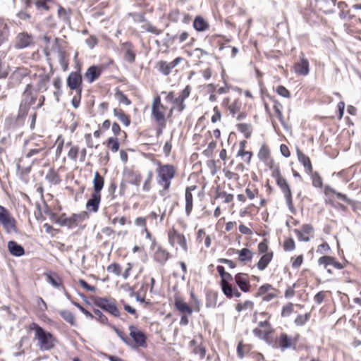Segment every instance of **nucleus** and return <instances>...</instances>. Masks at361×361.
<instances>
[{
    "label": "nucleus",
    "instance_id": "13d9d810",
    "mask_svg": "<svg viewBox=\"0 0 361 361\" xmlns=\"http://www.w3.org/2000/svg\"><path fill=\"white\" fill-rule=\"evenodd\" d=\"M114 330L115 331V332L116 333V334L118 335V336L127 345H130V339L126 336V335L124 334L123 332H122L121 331H120L118 329H117L116 326H111Z\"/></svg>",
    "mask_w": 361,
    "mask_h": 361
},
{
    "label": "nucleus",
    "instance_id": "7ed1b4c3",
    "mask_svg": "<svg viewBox=\"0 0 361 361\" xmlns=\"http://www.w3.org/2000/svg\"><path fill=\"white\" fill-rule=\"evenodd\" d=\"M37 97L34 93V90L31 84H27L22 94V99L20 103L18 117L24 118L29 111L30 107L33 105Z\"/></svg>",
    "mask_w": 361,
    "mask_h": 361
},
{
    "label": "nucleus",
    "instance_id": "6ab92c4d",
    "mask_svg": "<svg viewBox=\"0 0 361 361\" xmlns=\"http://www.w3.org/2000/svg\"><path fill=\"white\" fill-rule=\"evenodd\" d=\"M235 281L240 289L244 292L250 291V284L247 279V275L244 273H238L235 276Z\"/></svg>",
    "mask_w": 361,
    "mask_h": 361
},
{
    "label": "nucleus",
    "instance_id": "09e8293b",
    "mask_svg": "<svg viewBox=\"0 0 361 361\" xmlns=\"http://www.w3.org/2000/svg\"><path fill=\"white\" fill-rule=\"evenodd\" d=\"M334 257L331 256H322L318 259V264L319 265H323L325 269H326L327 266L331 265L333 264V260Z\"/></svg>",
    "mask_w": 361,
    "mask_h": 361
},
{
    "label": "nucleus",
    "instance_id": "0e129e2a",
    "mask_svg": "<svg viewBox=\"0 0 361 361\" xmlns=\"http://www.w3.org/2000/svg\"><path fill=\"white\" fill-rule=\"evenodd\" d=\"M116 95L118 97V101H119L120 103L124 104H126L127 106L130 105L131 104L130 100L122 92L118 91L116 93Z\"/></svg>",
    "mask_w": 361,
    "mask_h": 361
},
{
    "label": "nucleus",
    "instance_id": "473e14b6",
    "mask_svg": "<svg viewBox=\"0 0 361 361\" xmlns=\"http://www.w3.org/2000/svg\"><path fill=\"white\" fill-rule=\"evenodd\" d=\"M235 252L239 255L238 259L243 262L251 261L253 257V253L248 248H243L240 250H236Z\"/></svg>",
    "mask_w": 361,
    "mask_h": 361
},
{
    "label": "nucleus",
    "instance_id": "680f3d73",
    "mask_svg": "<svg viewBox=\"0 0 361 361\" xmlns=\"http://www.w3.org/2000/svg\"><path fill=\"white\" fill-rule=\"evenodd\" d=\"M280 104L278 102H275L274 105V109L277 115V117L282 125H284L283 116L282 114V111L279 108Z\"/></svg>",
    "mask_w": 361,
    "mask_h": 361
},
{
    "label": "nucleus",
    "instance_id": "37998d69",
    "mask_svg": "<svg viewBox=\"0 0 361 361\" xmlns=\"http://www.w3.org/2000/svg\"><path fill=\"white\" fill-rule=\"evenodd\" d=\"M310 175H311L312 177L313 186L319 188H322L323 182L319 173L312 171Z\"/></svg>",
    "mask_w": 361,
    "mask_h": 361
},
{
    "label": "nucleus",
    "instance_id": "393cba45",
    "mask_svg": "<svg viewBox=\"0 0 361 361\" xmlns=\"http://www.w3.org/2000/svg\"><path fill=\"white\" fill-rule=\"evenodd\" d=\"M174 306L176 310L181 314H186L187 315H191L192 314V309L186 302L183 300L176 298L174 301Z\"/></svg>",
    "mask_w": 361,
    "mask_h": 361
},
{
    "label": "nucleus",
    "instance_id": "864d4df0",
    "mask_svg": "<svg viewBox=\"0 0 361 361\" xmlns=\"http://www.w3.org/2000/svg\"><path fill=\"white\" fill-rule=\"evenodd\" d=\"M240 103L238 101L235 100L234 102H233L228 106V109L229 110L230 113L233 115V116H234L235 114L240 111Z\"/></svg>",
    "mask_w": 361,
    "mask_h": 361
},
{
    "label": "nucleus",
    "instance_id": "f257e3e1",
    "mask_svg": "<svg viewBox=\"0 0 361 361\" xmlns=\"http://www.w3.org/2000/svg\"><path fill=\"white\" fill-rule=\"evenodd\" d=\"M30 330H35V338L37 340L38 347L42 351H47L55 346L56 338L52 334L45 331L37 323H32L30 326Z\"/></svg>",
    "mask_w": 361,
    "mask_h": 361
},
{
    "label": "nucleus",
    "instance_id": "ddd939ff",
    "mask_svg": "<svg viewBox=\"0 0 361 361\" xmlns=\"http://www.w3.org/2000/svg\"><path fill=\"white\" fill-rule=\"evenodd\" d=\"M79 219V214H73L71 216L66 217V214H63L57 219L56 224L61 226H66L68 228L71 229L78 226Z\"/></svg>",
    "mask_w": 361,
    "mask_h": 361
},
{
    "label": "nucleus",
    "instance_id": "bb28decb",
    "mask_svg": "<svg viewBox=\"0 0 361 361\" xmlns=\"http://www.w3.org/2000/svg\"><path fill=\"white\" fill-rule=\"evenodd\" d=\"M104 185V178L99 173L98 171L94 172L93 179V189L94 193L101 194Z\"/></svg>",
    "mask_w": 361,
    "mask_h": 361
},
{
    "label": "nucleus",
    "instance_id": "e433bc0d",
    "mask_svg": "<svg viewBox=\"0 0 361 361\" xmlns=\"http://www.w3.org/2000/svg\"><path fill=\"white\" fill-rule=\"evenodd\" d=\"M236 127L238 130L243 133L245 138L248 139L250 137L252 134V127L250 124L238 123Z\"/></svg>",
    "mask_w": 361,
    "mask_h": 361
},
{
    "label": "nucleus",
    "instance_id": "4468645a",
    "mask_svg": "<svg viewBox=\"0 0 361 361\" xmlns=\"http://www.w3.org/2000/svg\"><path fill=\"white\" fill-rule=\"evenodd\" d=\"M294 71L296 74L305 76L310 72V63L307 59L304 57L303 54L300 56V61L294 64Z\"/></svg>",
    "mask_w": 361,
    "mask_h": 361
},
{
    "label": "nucleus",
    "instance_id": "79ce46f5",
    "mask_svg": "<svg viewBox=\"0 0 361 361\" xmlns=\"http://www.w3.org/2000/svg\"><path fill=\"white\" fill-rule=\"evenodd\" d=\"M93 312L95 315L94 317L98 322H99L101 324H106L109 326H111L109 323L108 318L99 310L94 309Z\"/></svg>",
    "mask_w": 361,
    "mask_h": 361
},
{
    "label": "nucleus",
    "instance_id": "6e6d98bb",
    "mask_svg": "<svg viewBox=\"0 0 361 361\" xmlns=\"http://www.w3.org/2000/svg\"><path fill=\"white\" fill-rule=\"evenodd\" d=\"M107 271L119 276L121 273V267L118 264L114 263L108 266Z\"/></svg>",
    "mask_w": 361,
    "mask_h": 361
},
{
    "label": "nucleus",
    "instance_id": "ea45409f",
    "mask_svg": "<svg viewBox=\"0 0 361 361\" xmlns=\"http://www.w3.org/2000/svg\"><path fill=\"white\" fill-rule=\"evenodd\" d=\"M173 68V67L171 66V62L168 63V62L164 61H161L159 62V70L164 75H169Z\"/></svg>",
    "mask_w": 361,
    "mask_h": 361
},
{
    "label": "nucleus",
    "instance_id": "cd10ccee",
    "mask_svg": "<svg viewBox=\"0 0 361 361\" xmlns=\"http://www.w3.org/2000/svg\"><path fill=\"white\" fill-rule=\"evenodd\" d=\"M192 26L197 32H203L209 28L208 23L200 16H197L193 20Z\"/></svg>",
    "mask_w": 361,
    "mask_h": 361
},
{
    "label": "nucleus",
    "instance_id": "8fccbe9b",
    "mask_svg": "<svg viewBox=\"0 0 361 361\" xmlns=\"http://www.w3.org/2000/svg\"><path fill=\"white\" fill-rule=\"evenodd\" d=\"M152 177H153V172H152V171L149 170L147 172V177L143 183L142 189L144 191L148 192L150 190V188H151L150 185H151V181L152 180Z\"/></svg>",
    "mask_w": 361,
    "mask_h": 361
},
{
    "label": "nucleus",
    "instance_id": "c9c22d12",
    "mask_svg": "<svg viewBox=\"0 0 361 361\" xmlns=\"http://www.w3.org/2000/svg\"><path fill=\"white\" fill-rule=\"evenodd\" d=\"M59 314L66 322H68L71 325H76L75 318L72 312L66 310H63L59 312Z\"/></svg>",
    "mask_w": 361,
    "mask_h": 361
},
{
    "label": "nucleus",
    "instance_id": "58836bf2",
    "mask_svg": "<svg viewBox=\"0 0 361 361\" xmlns=\"http://www.w3.org/2000/svg\"><path fill=\"white\" fill-rule=\"evenodd\" d=\"M45 178L49 183L57 185L60 183V178L58 173L53 169H50L48 173L46 174Z\"/></svg>",
    "mask_w": 361,
    "mask_h": 361
},
{
    "label": "nucleus",
    "instance_id": "774afa93",
    "mask_svg": "<svg viewBox=\"0 0 361 361\" xmlns=\"http://www.w3.org/2000/svg\"><path fill=\"white\" fill-rule=\"evenodd\" d=\"M130 15L136 23H144L146 21L145 14L143 13H130Z\"/></svg>",
    "mask_w": 361,
    "mask_h": 361
},
{
    "label": "nucleus",
    "instance_id": "9b49d317",
    "mask_svg": "<svg viewBox=\"0 0 361 361\" xmlns=\"http://www.w3.org/2000/svg\"><path fill=\"white\" fill-rule=\"evenodd\" d=\"M130 336L133 338V341L137 346L146 347L147 346V337L144 332L138 329L135 326L130 325L129 326Z\"/></svg>",
    "mask_w": 361,
    "mask_h": 361
},
{
    "label": "nucleus",
    "instance_id": "6e6552de",
    "mask_svg": "<svg viewBox=\"0 0 361 361\" xmlns=\"http://www.w3.org/2000/svg\"><path fill=\"white\" fill-rule=\"evenodd\" d=\"M30 71L24 67L16 68L11 74L8 79V85L11 87L18 86L23 80L29 75Z\"/></svg>",
    "mask_w": 361,
    "mask_h": 361
},
{
    "label": "nucleus",
    "instance_id": "603ef678",
    "mask_svg": "<svg viewBox=\"0 0 361 361\" xmlns=\"http://www.w3.org/2000/svg\"><path fill=\"white\" fill-rule=\"evenodd\" d=\"M293 311V305L291 302H288L286 305H284L282 308L281 311V317H286L290 315V314Z\"/></svg>",
    "mask_w": 361,
    "mask_h": 361
},
{
    "label": "nucleus",
    "instance_id": "1a4fd4ad",
    "mask_svg": "<svg viewBox=\"0 0 361 361\" xmlns=\"http://www.w3.org/2000/svg\"><path fill=\"white\" fill-rule=\"evenodd\" d=\"M276 184L284 195V197L290 212L294 214L295 208L293 204L292 192L286 179L284 178L279 179V180L276 181Z\"/></svg>",
    "mask_w": 361,
    "mask_h": 361
},
{
    "label": "nucleus",
    "instance_id": "39448f33",
    "mask_svg": "<svg viewBox=\"0 0 361 361\" xmlns=\"http://www.w3.org/2000/svg\"><path fill=\"white\" fill-rule=\"evenodd\" d=\"M0 224L8 233H16L18 231L16 219L8 210L1 205H0Z\"/></svg>",
    "mask_w": 361,
    "mask_h": 361
},
{
    "label": "nucleus",
    "instance_id": "f704fd0d",
    "mask_svg": "<svg viewBox=\"0 0 361 361\" xmlns=\"http://www.w3.org/2000/svg\"><path fill=\"white\" fill-rule=\"evenodd\" d=\"M279 346L282 350L292 347L291 338L285 333L281 334L279 338Z\"/></svg>",
    "mask_w": 361,
    "mask_h": 361
},
{
    "label": "nucleus",
    "instance_id": "dca6fc26",
    "mask_svg": "<svg viewBox=\"0 0 361 361\" xmlns=\"http://www.w3.org/2000/svg\"><path fill=\"white\" fill-rule=\"evenodd\" d=\"M293 231L296 234L298 240L309 242L310 240V238L308 236V235L314 231V228L311 224H306L302 226L300 230L294 229Z\"/></svg>",
    "mask_w": 361,
    "mask_h": 361
},
{
    "label": "nucleus",
    "instance_id": "4c0bfd02",
    "mask_svg": "<svg viewBox=\"0 0 361 361\" xmlns=\"http://www.w3.org/2000/svg\"><path fill=\"white\" fill-rule=\"evenodd\" d=\"M49 77L47 75H40L37 83L38 91H47L48 89V84L49 82Z\"/></svg>",
    "mask_w": 361,
    "mask_h": 361
},
{
    "label": "nucleus",
    "instance_id": "a18cd8bd",
    "mask_svg": "<svg viewBox=\"0 0 361 361\" xmlns=\"http://www.w3.org/2000/svg\"><path fill=\"white\" fill-rule=\"evenodd\" d=\"M34 5L35 6L37 10L39 11V12L48 11L50 9L48 3L43 1L35 0Z\"/></svg>",
    "mask_w": 361,
    "mask_h": 361
},
{
    "label": "nucleus",
    "instance_id": "4d7b16f0",
    "mask_svg": "<svg viewBox=\"0 0 361 361\" xmlns=\"http://www.w3.org/2000/svg\"><path fill=\"white\" fill-rule=\"evenodd\" d=\"M193 353L195 355H197L200 356V360H202L204 358L206 355V348L202 345H197L193 349Z\"/></svg>",
    "mask_w": 361,
    "mask_h": 361
},
{
    "label": "nucleus",
    "instance_id": "a878e982",
    "mask_svg": "<svg viewBox=\"0 0 361 361\" xmlns=\"http://www.w3.org/2000/svg\"><path fill=\"white\" fill-rule=\"evenodd\" d=\"M195 189V187H187L185 190V214L189 216L192 210V195L191 191Z\"/></svg>",
    "mask_w": 361,
    "mask_h": 361
},
{
    "label": "nucleus",
    "instance_id": "2eb2a0df",
    "mask_svg": "<svg viewBox=\"0 0 361 361\" xmlns=\"http://www.w3.org/2000/svg\"><path fill=\"white\" fill-rule=\"evenodd\" d=\"M190 86L187 85L180 92V95L173 99V104L176 106L177 110L179 113L183 112L185 109L184 102L190 96Z\"/></svg>",
    "mask_w": 361,
    "mask_h": 361
},
{
    "label": "nucleus",
    "instance_id": "c756f323",
    "mask_svg": "<svg viewBox=\"0 0 361 361\" xmlns=\"http://www.w3.org/2000/svg\"><path fill=\"white\" fill-rule=\"evenodd\" d=\"M169 257L170 254L160 247L157 248L154 253L155 260L161 264H164L169 259Z\"/></svg>",
    "mask_w": 361,
    "mask_h": 361
},
{
    "label": "nucleus",
    "instance_id": "e2e57ef3",
    "mask_svg": "<svg viewBox=\"0 0 361 361\" xmlns=\"http://www.w3.org/2000/svg\"><path fill=\"white\" fill-rule=\"evenodd\" d=\"M254 335L261 339H267L269 332L264 331L259 328H255L252 331Z\"/></svg>",
    "mask_w": 361,
    "mask_h": 361
},
{
    "label": "nucleus",
    "instance_id": "9d476101",
    "mask_svg": "<svg viewBox=\"0 0 361 361\" xmlns=\"http://www.w3.org/2000/svg\"><path fill=\"white\" fill-rule=\"evenodd\" d=\"M35 44L34 38L32 35L26 32L18 34L16 39L15 47L18 49H23L29 47Z\"/></svg>",
    "mask_w": 361,
    "mask_h": 361
},
{
    "label": "nucleus",
    "instance_id": "c03bdc74",
    "mask_svg": "<svg viewBox=\"0 0 361 361\" xmlns=\"http://www.w3.org/2000/svg\"><path fill=\"white\" fill-rule=\"evenodd\" d=\"M274 290L276 291V289L271 284L265 283V284L261 286L259 288L258 291H257V293L256 294V296L257 297H259V296H262L263 295H265L269 290Z\"/></svg>",
    "mask_w": 361,
    "mask_h": 361
},
{
    "label": "nucleus",
    "instance_id": "de8ad7c7",
    "mask_svg": "<svg viewBox=\"0 0 361 361\" xmlns=\"http://www.w3.org/2000/svg\"><path fill=\"white\" fill-rule=\"evenodd\" d=\"M258 157L263 161H267L269 158V150L265 145H262L259 151Z\"/></svg>",
    "mask_w": 361,
    "mask_h": 361
},
{
    "label": "nucleus",
    "instance_id": "338daca9",
    "mask_svg": "<svg viewBox=\"0 0 361 361\" xmlns=\"http://www.w3.org/2000/svg\"><path fill=\"white\" fill-rule=\"evenodd\" d=\"M214 111V115L212 116L211 121L212 123H216L217 121H220L221 118V113L220 110L219 109L218 106H216L213 109Z\"/></svg>",
    "mask_w": 361,
    "mask_h": 361
},
{
    "label": "nucleus",
    "instance_id": "0eeeda50",
    "mask_svg": "<svg viewBox=\"0 0 361 361\" xmlns=\"http://www.w3.org/2000/svg\"><path fill=\"white\" fill-rule=\"evenodd\" d=\"M67 86L71 90H75L77 94H82V78L79 72L73 71L67 78Z\"/></svg>",
    "mask_w": 361,
    "mask_h": 361
},
{
    "label": "nucleus",
    "instance_id": "7c9ffc66",
    "mask_svg": "<svg viewBox=\"0 0 361 361\" xmlns=\"http://www.w3.org/2000/svg\"><path fill=\"white\" fill-rule=\"evenodd\" d=\"M126 174L129 178L128 183L130 185L136 187H139L140 185L142 176L140 173L130 170L126 172Z\"/></svg>",
    "mask_w": 361,
    "mask_h": 361
},
{
    "label": "nucleus",
    "instance_id": "20e7f679",
    "mask_svg": "<svg viewBox=\"0 0 361 361\" xmlns=\"http://www.w3.org/2000/svg\"><path fill=\"white\" fill-rule=\"evenodd\" d=\"M166 109V107L161 103V97L159 95L154 97L152 104L151 117L156 123L167 122Z\"/></svg>",
    "mask_w": 361,
    "mask_h": 361
},
{
    "label": "nucleus",
    "instance_id": "a211bd4d",
    "mask_svg": "<svg viewBox=\"0 0 361 361\" xmlns=\"http://www.w3.org/2000/svg\"><path fill=\"white\" fill-rule=\"evenodd\" d=\"M47 281L53 287L58 288L59 290H63L66 295H68L64 286L62 284V280L61 277L55 272L50 271L49 273H46Z\"/></svg>",
    "mask_w": 361,
    "mask_h": 361
},
{
    "label": "nucleus",
    "instance_id": "bf43d9fd",
    "mask_svg": "<svg viewBox=\"0 0 361 361\" xmlns=\"http://www.w3.org/2000/svg\"><path fill=\"white\" fill-rule=\"evenodd\" d=\"M79 152V148L77 146L72 147L68 152V157L73 161H76L78 154Z\"/></svg>",
    "mask_w": 361,
    "mask_h": 361
},
{
    "label": "nucleus",
    "instance_id": "f8f14e48",
    "mask_svg": "<svg viewBox=\"0 0 361 361\" xmlns=\"http://www.w3.org/2000/svg\"><path fill=\"white\" fill-rule=\"evenodd\" d=\"M169 240L172 246H174V245L176 243L178 244L185 252L188 251V245L185 237L184 235L178 233L175 229L169 233Z\"/></svg>",
    "mask_w": 361,
    "mask_h": 361
},
{
    "label": "nucleus",
    "instance_id": "052dcab7",
    "mask_svg": "<svg viewBox=\"0 0 361 361\" xmlns=\"http://www.w3.org/2000/svg\"><path fill=\"white\" fill-rule=\"evenodd\" d=\"M276 92L281 97L285 98L290 97V92L283 85H279L276 88Z\"/></svg>",
    "mask_w": 361,
    "mask_h": 361
},
{
    "label": "nucleus",
    "instance_id": "72a5a7b5",
    "mask_svg": "<svg viewBox=\"0 0 361 361\" xmlns=\"http://www.w3.org/2000/svg\"><path fill=\"white\" fill-rule=\"evenodd\" d=\"M114 115L117 117V118L123 123L126 126H128L130 123V120L127 115L121 109L115 108L114 109Z\"/></svg>",
    "mask_w": 361,
    "mask_h": 361
},
{
    "label": "nucleus",
    "instance_id": "b1692460",
    "mask_svg": "<svg viewBox=\"0 0 361 361\" xmlns=\"http://www.w3.org/2000/svg\"><path fill=\"white\" fill-rule=\"evenodd\" d=\"M221 279V286L224 294L225 295H231V286L229 284V281L233 279L232 275L226 272V274L224 275V278Z\"/></svg>",
    "mask_w": 361,
    "mask_h": 361
},
{
    "label": "nucleus",
    "instance_id": "423d86ee",
    "mask_svg": "<svg viewBox=\"0 0 361 361\" xmlns=\"http://www.w3.org/2000/svg\"><path fill=\"white\" fill-rule=\"evenodd\" d=\"M95 306L101 308L106 312H108L115 317L120 316V312L116 305L114 299H108L106 298L97 297L94 301Z\"/></svg>",
    "mask_w": 361,
    "mask_h": 361
},
{
    "label": "nucleus",
    "instance_id": "5701e85b",
    "mask_svg": "<svg viewBox=\"0 0 361 361\" xmlns=\"http://www.w3.org/2000/svg\"><path fill=\"white\" fill-rule=\"evenodd\" d=\"M8 249L10 253L16 257H20L25 254L24 247L13 240H11L8 243Z\"/></svg>",
    "mask_w": 361,
    "mask_h": 361
},
{
    "label": "nucleus",
    "instance_id": "a19ab883",
    "mask_svg": "<svg viewBox=\"0 0 361 361\" xmlns=\"http://www.w3.org/2000/svg\"><path fill=\"white\" fill-rule=\"evenodd\" d=\"M106 146L110 148L113 152H116L120 146L118 139L116 137H110L106 141Z\"/></svg>",
    "mask_w": 361,
    "mask_h": 361
},
{
    "label": "nucleus",
    "instance_id": "69168bd1",
    "mask_svg": "<svg viewBox=\"0 0 361 361\" xmlns=\"http://www.w3.org/2000/svg\"><path fill=\"white\" fill-rule=\"evenodd\" d=\"M257 248H258V251L260 254H265V253L268 252L267 250H268L269 247H268L267 240L266 239H264L262 242H260L258 244Z\"/></svg>",
    "mask_w": 361,
    "mask_h": 361
},
{
    "label": "nucleus",
    "instance_id": "412c9836",
    "mask_svg": "<svg viewBox=\"0 0 361 361\" xmlns=\"http://www.w3.org/2000/svg\"><path fill=\"white\" fill-rule=\"evenodd\" d=\"M102 70L97 66H90L85 72V76L89 83L93 82L102 74Z\"/></svg>",
    "mask_w": 361,
    "mask_h": 361
},
{
    "label": "nucleus",
    "instance_id": "4be33fe9",
    "mask_svg": "<svg viewBox=\"0 0 361 361\" xmlns=\"http://www.w3.org/2000/svg\"><path fill=\"white\" fill-rule=\"evenodd\" d=\"M297 156L298 161L303 165L307 173L310 174L312 172V166L310 158L302 153L299 149H297Z\"/></svg>",
    "mask_w": 361,
    "mask_h": 361
},
{
    "label": "nucleus",
    "instance_id": "5fc2aeb1",
    "mask_svg": "<svg viewBox=\"0 0 361 361\" xmlns=\"http://www.w3.org/2000/svg\"><path fill=\"white\" fill-rule=\"evenodd\" d=\"M253 305L254 303L252 301L246 300L245 302H244V303H238L235 307V310L238 312H241L243 310L252 308Z\"/></svg>",
    "mask_w": 361,
    "mask_h": 361
},
{
    "label": "nucleus",
    "instance_id": "2f4dec72",
    "mask_svg": "<svg viewBox=\"0 0 361 361\" xmlns=\"http://www.w3.org/2000/svg\"><path fill=\"white\" fill-rule=\"evenodd\" d=\"M57 53L59 63L61 68L64 71H67L68 68V59H67V54L66 51L59 47Z\"/></svg>",
    "mask_w": 361,
    "mask_h": 361
},
{
    "label": "nucleus",
    "instance_id": "3c124183",
    "mask_svg": "<svg viewBox=\"0 0 361 361\" xmlns=\"http://www.w3.org/2000/svg\"><path fill=\"white\" fill-rule=\"evenodd\" d=\"M295 248V241L293 238H290L286 240L283 243V249L286 252L294 250Z\"/></svg>",
    "mask_w": 361,
    "mask_h": 361
},
{
    "label": "nucleus",
    "instance_id": "f03ea898",
    "mask_svg": "<svg viewBox=\"0 0 361 361\" xmlns=\"http://www.w3.org/2000/svg\"><path fill=\"white\" fill-rule=\"evenodd\" d=\"M157 174V184L161 186L164 190L168 191L171 187V180L175 177L176 170L172 164H161L157 161V168L156 169Z\"/></svg>",
    "mask_w": 361,
    "mask_h": 361
},
{
    "label": "nucleus",
    "instance_id": "aec40b11",
    "mask_svg": "<svg viewBox=\"0 0 361 361\" xmlns=\"http://www.w3.org/2000/svg\"><path fill=\"white\" fill-rule=\"evenodd\" d=\"M121 49L124 51V59L130 63H133L135 60V54L133 50V45L130 42L122 43Z\"/></svg>",
    "mask_w": 361,
    "mask_h": 361
},
{
    "label": "nucleus",
    "instance_id": "49530a36",
    "mask_svg": "<svg viewBox=\"0 0 361 361\" xmlns=\"http://www.w3.org/2000/svg\"><path fill=\"white\" fill-rule=\"evenodd\" d=\"M310 318V313L299 314L295 319V324L297 326H303Z\"/></svg>",
    "mask_w": 361,
    "mask_h": 361
},
{
    "label": "nucleus",
    "instance_id": "c85d7f7f",
    "mask_svg": "<svg viewBox=\"0 0 361 361\" xmlns=\"http://www.w3.org/2000/svg\"><path fill=\"white\" fill-rule=\"evenodd\" d=\"M273 258V252H269L264 254L257 264V269L260 271L264 270Z\"/></svg>",
    "mask_w": 361,
    "mask_h": 361
},
{
    "label": "nucleus",
    "instance_id": "f3484780",
    "mask_svg": "<svg viewBox=\"0 0 361 361\" xmlns=\"http://www.w3.org/2000/svg\"><path fill=\"white\" fill-rule=\"evenodd\" d=\"M101 194L92 192L90 198L86 203V209L90 212H97L101 202Z\"/></svg>",
    "mask_w": 361,
    "mask_h": 361
}]
</instances>
